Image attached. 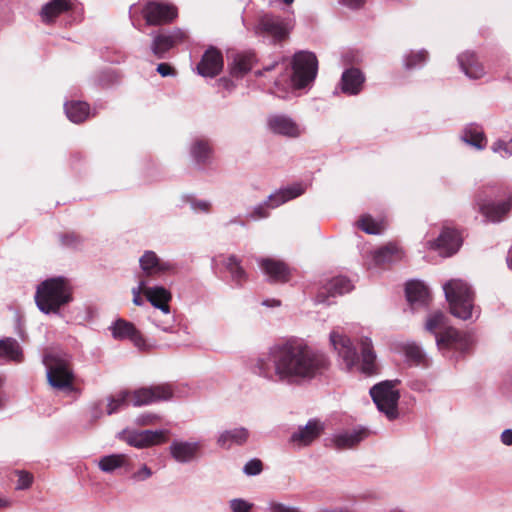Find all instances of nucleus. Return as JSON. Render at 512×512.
<instances>
[{
	"instance_id": "58836bf2",
	"label": "nucleus",
	"mask_w": 512,
	"mask_h": 512,
	"mask_svg": "<svg viewBox=\"0 0 512 512\" xmlns=\"http://www.w3.org/2000/svg\"><path fill=\"white\" fill-rule=\"evenodd\" d=\"M254 62L253 54H237L231 65V74L234 77H242L251 70Z\"/></svg>"
},
{
	"instance_id": "dca6fc26",
	"label": "nucleus",
	"mask_w": 512,
	"mask_h": 512,
	"mask_svg": "<svg viewBox=\"0 0 512 512\" xmlns=\"http://www.w3.org/2000/svg\"><path fill=\"white\" fill-rule=\"evenodd\" d=\"M112 336L116 340L129 339L135 347L141 351H148L155 347V345L146 341L141 332L134 326L133 323L124 319H117L109 327Z\"/></svg>"
},
{
	"instance_id": "3c124183",
	"label": "nucleus",
	"mask_w": 512,
	"mask_h": 512,
	"mask_svg": "<svg viewBox=\"0 0 512 512\" xmlns=\"http://www.w3.org/2000/svg\"><path fill=\"white\" fill-rule=\"evenodd\" d=\"M152 474V470L147 465L143 464L140 469L132 474L131 478L136 482H142L149 479Z\"/></svg>"
},
{
	"instance_id": "20e7f679",
	"label": "nucleus",
	"mask_w": 512,
	"mask_h": 512,
	"mask_svg": "<svg viewBox=\"0 0 512 512\" xmlns=\"http://www.w3.org/2000/svg\"><path fill=\"white\" fill-rule=\"evenodd\" d=\"M72 288L64 277H55L38 285L35 301L45 314L58 313L60 308L72 301Z\"/></svg>"
},
{
	"instance_id": "4d7b16f0",
	"label": "nucleus",
	"mask_w": 512,
	"mask_h": 512,
	"mask_svg": "<svg viewBox=\"0 0 512 512\" xmlns=\"http://www.w3.org/2000/svg\"><path fill=\"white\" fill-rule=\"evenodd\" d=\"M157 72L161 76H163V77L172 75L174 73L172 67L169 64H167V63H160V64H158Z\"/></svg>"
},
{
	"instance_id": "39448f33",
	"label": "nucleus",
	"mask_w": 512,
	"mask_h": 512,
	"mask_svg": "<svg viewBox=\"0 0 512 512\" xmlns=\"http://www.w3.org/2000/svg\"><path fill=\"white\" fill-rule=\"evenodd\" d=\"M425 329L434 334L439 349H452L460 353L468 351L471 341L456 329L448 325V318L441 311L431 313L425 324Z\"/></svg>"
},
{
	"instance_id": "6ab92c4d",
	"label": "nucleus",
	"mask_w": 512,
	"mask_h": 512,
	"mask_svg": "<svg viewBox=\"0 0 512 512\" xmlns=\"http://www.w3.org/2000/svg\"><path fill=\"white\" fill-rule=\"evenodd\" d=\"M476 205L479 212L491 222H500L508 214L512 207V197L499 203L488 200L483 194L476 197Z\"/></svg>"
},
{
	"instance_id": "6e6552de",
	"label": "nucleus",
	"mask_w": 512,
	"mask_h": 512,
	"mask_svg": "<svg viewBox=\"0 0 512 512\" xmlns=\"http://www.w3.org/2000/svg\"><path fill=\"white\" fill-rule=\"evenodd\" d=\"M146 299L151 303L153 307L158 309L165 316L164 319H160L158 317V314L156 313L151 315L150 319L153 322V324L164 332L172 333L175 319L174 316L171 314L169 306V302L172 299L170 291L164 288L163 286L147 285Z\"/></svg>"
},
{
	"instance_id": "f8f14e48",
	"label": "nucleus",
	"mask_w": 512,
	"mask_h": 512,
	"mask_svg": "<svg viewBox=\"0 0 512 512\" xmlns=\"http://www.w3.org/2000/svg\"><path fill=\"white\" fill-rule=\"evenodd\" d=\"M147 25L158 26L171 23L178 15L177 8L167 2L147 1L141 10Z\"/></svg>"
},
{
	"instance_id": "13d9d810",
	"label": "nucleus",
	"mask_w": 512,
	"mask_h": 512,
	"mask_svg": "<svg viewBox=\"0 0 512 512\" xmlns=\"http://www.w3.org/2000/svg\"><path fill=\"white\" fill-rule=\"evenodd\" d=\"M501 442L507 446L512 445V430L511 429H506L502 432Z\"/></svg>"
},
{
	"instance_id": "603ef678",
	"label": "nucleus",
	"mask_w": 512,
	"mask_h": 512,
	"mask_svg": "<svg viewBox=\"0 0 512 512\" xmlns=\"http://www.w3.org/2000/svg\"><path fill=\"white\" fill-rule=\"evenodd\" d=\"M190 206L195 212L208 213L211 209V203L207 200L194 199L190 202Z\"/></svg>"
},
{
	"instance_id": "052dcab7",
	"label": "nucleus",
	"mask_w": 512,
	"mask_h": 512,
	"mask_svg": "<svg viewBox=\"0 0 512 512\" xmlns=\"http://www.w3.org/2000/svg\"><path fill=\"white\" fill-rule=\"evenodd\" d=\"M262 304L267 307H277L280 306V301L276 299H267L264 300Z\"/></svg>"
},
{
	"instance_id": "a211bd4d",
	"label": "nucleus",
	"mask_w": 512,
	"mask_h": 512,
	"mask_svg": "<svg viewBox=\"0 0 512 512\" xmlns=\"http://www.w3.org/2000/svg\"><path fill=\"white\" fill-rule=\"evenodd\" d=\"M202 445L199 441L175 439L169 446L172 459L179 464H189L199 459Z\"/></svg>"
},
{
	"instance_id": "a878e982",
	"label": "nucleus",
	"mask_w": 512,
	"mask_h": 512,
	"mask_svg": "<svg viewBox=\"0 0 512 512\" xmlns=\"http://www.w3.org/2000/svg\"><path fill=\"white\" fill-rule=\"evenodd\" d=\"M353 289L351 281L343 276L332 278L324 287V291H321L316 296L317 303L331 304L329 296L343 295L350 292Z\"/></svg>"
},
{
	"instance_id": "de8ad7c7",
	"label": "nucleus",
	"mask_w": 512,
	"mask_h": 512,
	"mask_svg": "<svg viewBox=\"0 0 512 512\" xmlns=\"http://www.w3.org/2000/svg\"><path fill=\"white\" fill-rule=\"evenodd\" d=\"M229 506L233 512H251L254 504L242 498L230 500Z\"/></svg>"
},
{
	"instance_id": "f257e3e1",
	"label": "nucleus",
	"mask_w": 512,
	"mask_h": 512,
	"mask_svg": "<svg viewBox=\"0 0 512 512\" xmlns=\"http://www.w3.org/2000/svg\"><path fill=\"white\" fill-rule=\"evenodd\" d=\"M330 367L327 354L298 341L275 344L254 359L252 372L272 383L287 385L311 381Z\"/></svg>"
},
{
	"instance_id": "4c0bfd02",
	"label": "nucleus",
	"mask_w": 512,
	"mask_h": 512,
	"mask_svg": "<svg viewBox=\"0 0 512 512\" xmlns=\"http://www.w3.org/2000/svg\"><path fill=\"white\" fill-rule=\"evenodd\" d=\"M64 110L68 119L73 123H81L91 115L89 105L83 101L66 102Z\"/></svg>"
},
{
	"instance_id": "09e8293b",
	"label": "nucleus",
	"mask_w": 512,
	"mask_h": 512,
	"mask_svg": "<svg viewBox=\"0 0 512 512\" xmlns=\"http://www.w3.org/2000/svg\"><path fill=\"white\" fill-rule=\"evenodd\" d=\"M18 480L16 489L17 490H26L30 488L33 483V475L27 471H18Z\"/></svg>"
},
{
	"instance_id": "b1692460",
	"label": "nucleus",
	"mask_w": 512,
	"mask_h": 512,
	"mask_svg": "<svg viewBox=\"0 0 512 512\" xmlns=\"http://www.w3.org/2000/svg\"><path fill=\"white\" fill-rule=\"evenodd\" d=\"M223 68V56L221 52L210 47L202 56L201 61L197 65L198 73L203 77H215Z\"/></svg>"
},
{
	"instance_id": "1a4fd4ad",
	"label": "nucleus",
	"mask_w": 512,
	"mask_h": 512,
	"mask_svg": "<svg viewBox=\"0 0 512 512\" xmlns=\"http://www.w3.org/2000/svg\"><path fill=\"white\" fill-rule=\"evenodd\" d=\"M398 380L383 381L374 385L370 389V395L373 402L376 404L378 410L386 415L389 420H394L398 417V401L400 393L396 389Z\"/></svg>"
},
{
	"instance_id": "6e6d98bb",
	"label": "nucleus",
	"mask_w": 512,
	"mask_h": 512,
	"mask_svg": "<svg viewBox=\"0 0 512 512\" xmlns=\"http://www.w3.org/2000/svg\"><path fill=\"white\" fill-rule=\"evenodd\" d=\"M366 0H339V3L350 9H358L364 5Z\"/></svg>"
},
{
	"instance_id": "0e129e2a",
	"label": "nucleus",
	"mask_w": 512,
	"mask_h": 512,
	"mask_svg": "<svg viewBox=\"0 0 512 512\" xmlns=\"http://www.w3.org/2000/svg\"><path fill=\"white\" fill-rule=\"evenodd\" d=\"M276 65H278V64H277V63H273V64H271V65L265 66V67H264V70H265V71H270V70H272Z\"/></svg>"
},
{
	"instance_id": "49530a36",
	"label": "nucleus",
	"mask_w": 512,
	"mask_h": 512,
	"mask_svg": "<svg viewBox=\"0 0 512 512\" xmlns=\"http://www.w3.org/2000/svg\"><path fill=\"white\" fill-rule=\"evenodd\" d=\"M268 512H301V510L292 505H288L279 501L271 500L267 504Z\"/></svg>"
},
{
	"instance_id": "0eeeda50",
	"label": "nucleus",
	"mask_w": 512,
	"mask_h": 512,
	"mask_svg": "<svg viewBox=\"0 0 512 512\" xmlns=\"http://www.w3.org/2000/svg\"><path fill=\"white\" fill-rule=\"evenodd\" d=\"M445 298L449 303L451 314L462 320L472 317L474 293L462 279H451L443 284Z\"/></svg>"
},
{
	"instance_id": "f3484780",
	"label": "nucleus",
	"mask_w": 512,
	"mask_h": 512,
	"mask_svg": "<svg viewBox=\"0 0 512 512\" xmlns=\"http://www.w3.org/2000/svg\"><path fill=\"white\" fill-rule=\"evenodd\" d=\"M119 437L128 445L138 449L151 447L164 443L167 440L166 430H123Z\"/></svg>"
},
{
	"instance_id": "c9c22d12",
	"label": "nucleus",
	"mask_w": 512,
	"mask_h": 512,
	"mask_svg": "<svg viewBox=\"0 0 512 512\" xmlns=\"http://www.w3.org/2000/svg\"><path fill=\"white\" fill-rule=\"evenodd\" d=\"M0 359L14 362L23 360L22 348L16 339L8 337L0 340Z\"/></svg>"
},
{
	"instance_id": "8fccbe9b",
	"label": "nucleus",
	"mask_w": 512,
	"mask_h": 512,
	"mask_svg": "<svg viewBox=\"0 0 512 512\" xmlns=\"http://www.w3.org/2000/svg\"><path fill=\"white\" fill-rule=\"evenodd\" d=\"M262 471V462L259 459L249 460L243 467V472L248 476H256Z\"/></svg>"
},
{
	"instance_id": "f03ea898",
	"label": "nucleus",
	"mask_w": 512,
	"mask_h": 512,
	"mask_svg": "<svg viewBox=\"0 0 512 512\" xmlns=\"http://www.w3.org/2000/svg\"><path fill=\"white\" fill-rule=\"evenodd\" d=\"M329 343L337 354L340 365L348 372L357 370L365 375H372L377 370L376 354L372 340L363 337L360 340L361 361L351 339L339 328H334L329 334Z\"/></svg>"
},
{
	"instance_id": "9b49d317",
	"label": "nucleus",
	"mask_w": 512,
	"mask_h": 512,
	"mask_svg": "<svg viewBox=\"0 0 512 512\" xmlns=\"http://www.w3.org/2000/svg\"><path fill=\"white\" fill-rule=\"evenodd\" d=\"M266 128L269 133L289 139H296L305 133V128L285 113H272L267 116Z\"/></svg>"
},
{
	"instance_id": "c85d7f7f",
	"label": "nucleus",
	"mask_w": 512,
	"mask_h": 512,
	"mask_svg": "<svg viewBox=\"0 0 512 512\" xmlns=\"http://www.w3.org/2000/svg\"><path fill=\"white\" fill-rule=\"evenodd\" d=\"M461 70L470 79H479L485 74L484 67L472 52H465L458 56Z\"/></svg>"
},
{
	"instance_id": "2f4dec72",
	"label": "nucleus",
	"mask_w": 512,
	"mask_h": 512,
	"mask_svg": "<svg viewBox=\"0 0 512 512\" xmlns=\"http://www.w3.org/2000/svg\"><path fill=\"white\" fill-rule=\"evenodd\" d=\"M222 265L230 274L231 281L238 287H241L248 279V274L241 264V260L236 255H229L222 261Z\"/></svg>"
},
{
	"instance_id": "7ed1b4c3",
	"label": "nucleus",
	"mask_w": 512,
	"mask_h": 512,
	"mask_svg": "<svg viewBox=\"0 0 512 512\" xmlns=\"http://www.w3.org/2000/svg\"><path fill=\"white\" fill-rule=\"evenodd\" d=\"M292 73L282 75L275 81L274 93L284 98L290 89H302L310 85L316 78L318 60L314 53L299 51L292 58Z\"/></svg>"
},
{
	"instance_id": "72a5a7b5",
	"label": "nucleus",
	"mask_w": 512,
	"mask_h": 512,
	"mask_svg": "<svg viewBox=\"0 0 512 512\" xmlns=\"http://www.w3.org/2000/svg\"><path fill=\"white\" fill-rule=\"evenodd\" d=\"M72 6L70 0H49L41 10L42 20L45 23H51L62 13L72 9Z\"/></svg>"
},
{
	"instance_id": "473e14b6",
	"label": "nucleus",
	"mask_w": 512,
	"mask_h": 512,
	"mask_svg": "<svg viewBox=\"0 0 512 512\" xmlns=\"http://www.w3.org/2000/svg\"><path fill=\"white\" fill-rule=\"evenodd\" d=\"M249 437V431L244 427L234 428L221 432L217 438V444L225 449L232 445H242Z\"/></svg>"
},
{
	"instance_id": "2eb2a0df",
	"label": "nucleus",
	"mask_w": 512,
	"mask_h": 512,
	"mask_svg": "<svg viewBox=\"0 0 512 512\" xmlns=\"http://www.w3.org/2000/svg\"><path fill=\"white\" fill-rule=\"evenodd\" d=\"M152 37L151 51L159 59L165 57L166 53L186 38V33L180 29L159 30L150 34Z\"/></svg>"
},
{
	"instance_id": "69168bd1",
	"label": "nucleus",
	"mask_w": 512,
	"mask_h": 512,
	"mask_svg": "<svg viewBox=\"0 0 512 512\" xmlns=\"http://www.w3.org/2000/svg\"><path fill=\"white\" fill-rule=\"evenodd\" d=\"M507 264L510 269H512V252L510 253V256L507 258Z\"/></svg>"
},
{
	"instance_id": "4be33fe9",
	"label": "nucleus",
	"mask_w": 512,
	"mask_h": 512,
	"mask_svg": "<svg viewBox=\"0 0 512 512\" xmlns=\"http://www.w3.org/2000/svg\"><path fill=\"white\" fill-rule=\"evenodd\" d=\"M213 146L208 138L197 136L192 139L189 146V153L198 166H207L213 159Z\"/></svg>"
},
{
	"instance_id": "bb28decb",
	"label": "nucleus",
	"mask_w": 512,
	"mask_h": 512,
	"mask_svg": "<svg viewBox=\"0 0 512 512\" xmlns=\"http://www.w3.org/2000/svg\"><path fill=\"white\" fill-rule=\"evenodd\" d=\"M462 239L455 229L444 228L435 241V246L443 256H451L460 248Z\"/></svg>"
},
{
	"instance_id": "f704fd0d",
	"label": "nucleus",
	"mask_w": 512,
	"mask_h": 512,
	"mask_svg": "<svg viewBox=\"0 0 512 512\" xmlns=\"http://www.w3.org/2000/svg\"><path fill=\"white\" fill-rule=\"evenodd\" d=\"M403 253L394 244L385 245L373 252V261L376 266H383L401 260Z\"/></svg>"
},
{
	"instance_id": "37998d69",
	"label": "nucleus",
	"mask_w": 512,
	"mask_h": 512,
	"mask_svg": "<svg viewBox=\"0 0 512 512\" xmlns=\"http://www.w3.org/2000/svg\"><path fill=\"white\" fill-rule=\"evenodd\" d=\"M130 392L121 391L107 399L106 413L111 415L116 413L121 407L126 405L129 400Z\"/></svg>"
},
{
	"instance_id": "e2e57ef3",
	"label": "nucleus",
	"mask_w": 512,
	"mask_h": 512,
	"mask_svg": "<svg viewBox=\"0 0 512 512\" xmlns=\"http://www.w3.org/2000/svg\"><path fill=\"white\" fill-rule=\"evenodd\" d=\"M72 239H73L72 236H65V237H63V242H64V244L70 245V244H72Z\"/></svg>"
},
{
	"instance_id": "9d476101",
	"label": "nucleus",
	"mask_w": 512,
	"mask_h": 512,
	"mask_svg": "<svg viewBox=\"0 0 512 512\" xmlns=\"http://www.w3.org/2000/svg\"><path fill=\"white\" fill-rule=\"evenodd\" d=\"M306 191V186L302 183H294L290 186L281 188L262 202L253 207L252 211L247 214V217L252 220L267 218L269 210L274 209L292 199L302 195Z\"/></svg>"
},
{
	"instance_id": "338daca9",
	"label": "nucleus",
	"mask_w": 512,
	"mask_h": 512,
	"mask_svg": "<svg viewBox=\"0 0 512 512\" xmlns=\"http://www.w3.org/2000/svg\"><path fill=\"white\" fill-rule=\"evenodd\" d=\"M294 0H284V3L287 5H290L293 3Z\"/></svg>"
},
{
	"instance_id": "aec40b11",
	"label": "nucleus",
	"mask_w": 512,
	"mask_h": 512,
	"mask_svg": "<svg viewBox=\"0 0 512 512\" xmlns=\"http://www.w3.org/2000/svg\"><path fill=\"white\" fill-rule=\"evenodd\" d=\"M325 430V424L319 419H310L304 426H299L290 436V443L297 447L311 445Z\"/></svg>"
},
{
	"instance_id": "5701e85b",
	"label": "nucleus",
	"mask_w": 512,
	"mask_h": 512,
	"mask_svg": "<svg viewBox=\"0 0 512 512\" xmlns=\"http://www.w3.org/2000/svg\"><path fill=\"white\" fill-rule=\"evenodd\" d=\"M257 263L270 281L286 282L289 280L290 269L283 261L274 258H259Z\"/></svg>"
},
{
	"instance_id": "423d86ee",
	"label": "nucleus",
	"mask_w": 512,
	"mask_h": 512,
	"mask_svg": "<svg viewBox=\"0 0 512 512\" xmlns=\"http://www.w3.org/2000/svg\"><path fill=\"white\" fill-rule=\"evenodd\" d=\"M42 362L46 367L47 381L51 387L60 391L71 392L74 390V374L69 355L48 351L43 355Z\"/></svg>"
},
{
	"instance_id": "864d4df0",
	"label": "nucleus",
	"mask_w": 512,
	"mask_h": 512,
	"mask_svg": "<svg viewBox=\"0 0 512 512\" xmlns=\"http://www.w3.org/2000/svg\"><path fill=\"white\" fill-rule=\"evenodd\" d=\"M158 419L159 417L157 415L146 413L138 416L135 422L138 425H149L155 423Z\"/></svg>"
},
{
	"instance_id": "393cba45",
	"label": "nucleus",
	"mask_w": 512,
	"mask_h": 512,
	"mask_svg": "<svg viewBox=\"0 0 512 512\" xmlns=\"http://www.w3.org/2000/svg\"><path fill=\"white\" fill-rule=\"evenodd\" d=\"M369 432L366 428L359 427L351 430H343L332 435L331 441L339 450L351 449L367 438Z\"/></svg>"
},
{
	"instance_id": "4468645a",
	"label": "nucleus",
	"mask_w": 512,
	"mask_h": 512,
	"mask_svg": "<svg viewBox=\"0 0 512 512\" xmlns=\"http://www.w3.org/2000/svg\"><path fill=\"white\" fill-rule=\"evenodd\" d=\"M173 397V389L169 384L142 387L130 393L129 400L135 407L149 405L159 401H167Z\"/></svg>"
},
{
	"instance_id": "c756f323",
	"label": "nucleus",
	"mask_w": 512,
	"mask_h": 512,
	"mask_svg": "<svg viewBox=\"0 0 512 512\" xmlns=\"http://www.w3.org/2000/svg\"><path fill=\"white\" fill-rule=\"evenodd\" d=\"M460 138L463 142L477 150H483L487 145V138L483 128L475 123L465 126Z\"/></svg>"
},
{
	"instance_id": "a18cd8bd",
	"label": "nucleus",
	"mask_w": 512,
	"mask_h": 512,
	"mask_svg": "<svg viewBox=\"0 0 512 512\" xmlns=\"http://www.w3.org/2000/svg\"><path fill=\"white\" fill-rule=\"evenodd\" d=\"M146 289L147 281L143 278H140L138 285L132 288V301L136 306H142L144 304V299L141 297V294L143 293L146 296Z\"/></svg>"
},
{
	"instance_id": "680f3d73",
	"label": "nucleus",
	"mask_w": 512,
	"mask_h": 512,
	"mask_svg": "<svg viewBox=\"0 0 512 512\" xmlns=\"http://www.w3.org/2000/svg\"><path fill=\"white\" fill-rule=\"evenodd\" d=\"M10 506V501L6 498L0 497V509Z\"/></svg>"
},
{
	"instance_id": "ddd939ff",
	"label": "nucleus",
	"mask_w": 512,
	"mask_h": 512,
	"mask_svg": "<svg viewBox=\"0 0 512 512\" xmlns=\"http://www.w3.org/2000/svg\"><path fill=\"white\" fill-rule=\"evenodd\" d=\"M292 28L293 24L290 20L272 14H264L255 26V33L269 36L274 41H282L288 37Z\"/></svg>"
},
{
	"instance_id": "ea45409f",
	"label": "nucleus",
	"mask_w": 512,
	"mask_h": 512,
	"mask_svg": "<svg viewBox=\"0 0 512 512\" xmlns=\"http://www.w3.org/2000/svg\"><path fill=\"white\" fill-rule=\"evenodd\" d=\"M405 356L407 361L416 366L427 367L429 359L427 358L423 349L415 343H408L405 346Z\"/></svg>"
},
{
	"instance_id": "412c9836",
	"label": "nucleus",
	"mask_w": 512,
	"mask_h": 512,
	"mask_svg": "<svg viewBox=\"0 0 512 512\" xmlns=\"http://www.w3.org/2000/svg\"><path fill=\"white\" fill-rule=\"evenodd\" d=\"M142 274L145 277H152L171 271L174 265L168 261H162L154 251H145L139 259Z\"/></svg>"
},
{
	"instance_id": "e433bc0d",
	"label": "nucleus",
	"mask_w": 512,
	"mask_h": 512,
	"mask_svg": "<svg viewBox=\"0 0 512 512\" xmlns=\"http://www.w3.org/2000/svg\"><path fill=\"white\" fill-rule=\"evenodd\" d=\"M129 458L125 454H110L99 458L98 468L105 473H113L117 469L126 468L128 470Z\"/></svg>"
},
{
	"instance_id": "7c9ffc66",
	"label": "nucleus",
	"mask_w": 512,
	"mask_h": 512,
	"mask_svg": "<svg viewBox=\"0 0 512 512\" xmlns=\"http://www.w3.org/2000/svg\"><path fill=\"white\" fill-rule=\"evenodd\" d=\"M406 297L412 305H427L430 299L428 287L421 281H410L406 285Z\"/></svg>"
},
{
	"instance_id": "a19ab883",
	"label": "nucleus",
	"mask_w": 512,
	"mask_h": 512,
	"mask_svg": "<svg viewBox=\"0 0 512 512\" xmlns=\"http://www.w3.org/2000/svg\"><path fill=\"white\" fill-rule=\"evenodd\" d=\"M491 150L501 158L512 157V135L495 140L491 145Z\"/></svg>"
},
{
	"instance_id": "c03bdc74",
	"label": "nucleus",
	"mask_w": 512,
	"mask_h": 512,
	"mask_svg": "<svg viewBox=\"0 0 512 512\" xmlns=\"http://www.w3.org/2000/svg\"><path fill=\"white\" fill-rule=\"evenodd\" d=\"M427 57L428 53L426 50H420L417 52L412 51L405 57V67L407 69L421 67L426 62Z\"/></svg>"
},
{
	"instance_id": "bf43d9fd",
	"label": "nucleus",
	"mask_w": 512,
	"mask_h": 512,
	"mask_svg": "<svg viewBox=\"0 0 512 512\" xmlns=\"http://www.w3.org/2000/svg\"><path fill=\"white\" fill-rule=\"evenodd\" d=\"M230 225H239L241 227H246V223L240 217H234L224 224L225 227H228Z\"/></svg>"
},
{
	"instance_id": "774afa93",
	"label": "nucleus",
	"mask_w": 512,
	"mask_h": 512,
	"mask_svg": "<svg viewBox=\"0 0 512 512\" xmlns=\"http://www.w3.org/2000/svg\"><path fill=\"white\" fill-rule=\"evenodd\" d=\"M390 512H405V511H403V510H399V509H396V510H392V511H390Z\"/></svg>"
},
{
	"instance_id": "cd10ccee",
	"label": "nucleus",
	"mask_w": 512,
	"mask_h": 512,
	"mask_svg": "<svg viewBox=\"0 0 512 512\" xmlns=\"http://www.w3.org/2000/svg\"><path fill=\"white\" fill-rule=\"evenodd\" d=\"M365 82L364 74L358 68H349L343 71L340 81V88L344 94L358 95Z\"/></svg>"
},
{
	"instance_id": "5fc2aeb1",
	"label": "nucleus",
	"mask_w": 512,
	"mask_h": 512,
	"mask_svg": "<svg viewBox=\"0 0 512 512\" xmlns=\"http://www.w3.org/2000/svg\"><path fill=\"white\" fill-rule=\"evenodd\" d=\"M103 402L98 401L92 404L90 408V415L93 420H97L103 415Z\"/></svg>"
},
{
	"instance_id": "79ce46f5",
	"label": "nucleus",
	"mask_w": 512,
	"mask_h": 512,
	"mask_svg": "<svg viewBox=\"0 0 512 512\" xmlns=\"http://www.w3.org/2000/svg\"><path fill=\"white\" fill-rule=\"evenodd\" d=\"M357 225L367 234H380L384 229L383 222L374 220L370 215H363L358 220Z\"/></svg>"
}]
</instances>
